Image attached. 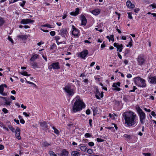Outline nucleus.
I'll use <instances>...</instances> for the list:
<instances>
[{"instance_id":"nucleus-1","label":"nucleus","mask_w":156,"mask_h":156,"mask_svg":"<svg viewBox=\"0 0 156 156\" xmlns=\"http://www.w3.org/2000/svg\"><path fill=\"white\" fill-rule=\"evenodd\" d=\"M72 106L71 112L74 113L82 110L85 107V105L83 101L80 100V97L76 96L72 101Z\"/></svg>"},{"instance_id":"nucleus-2","label":"nucleus","mask_w":156,"mask_h":156,"mask_svg":"<svg viewBox=\"0 0 156 156\" xmlns=\"http://www.w3.org/2000/svg\"><path fill=\"white\" fill-rule=\"evenodd\" d=\"M123 116L125 120V123L128 126H133L135 124L136 115L133 112L126 111L123 113Z\"/></svg>"},{"instance_id":"nucleus-3","label":"nucleus","mask_w":156,"mask_h":156,"mask_svg":"<svg viewBox=\"0 0 156 156\" xmlns=\"http://www.w3.org/2000/svg\"><path fill=\"white\" fill-rule=\"evenodd\" d=\"M63 89L65 91L66 95L69 97H71L75 93V90L69 85L65 86Z\"/></svg>"},{"instance_id":"nucleus-4","label":"nucleus","mask_w":156,"mask_h":156,"mask_svg":"<svg viewBox=\"0 0 156 156\" xmlns=\"http://www.w3.org/2000/svg\"><path fill=\"white\" fill-rule=\"evenodd\" d=\"M133 80L137 86L141 87H145L146 86L145 80L139 77L134 78Z\"/></svg>"},{"instance_id":"nucleus-5","label":"nucleus","mask_w":156,"mask_h":156,"mask_svg":"<svg viewBox=\"0 0 156 156\" xmlns=\"http://www.w3.org/2000/svg\"><path fill=\"white\" fill-rule=\"evenodd\" d=\"M136 110L140 117V121L142 123H143L145 119V114L140 108L138 106L136 107Z\"/></svg>"},{"instance_id":"nucleus-6","label":"nucleus","mask_w":156,"mask_h":156,"mask_svg":"<svg viewBox=\"0 0 156 156\" xmlns=\"http://www.w3.org/2000/svg\"><path fill=\"white\" fill-rule=\"evenodd\" d=\"M60 68L59 62H56L52 63L48 66V69L51 70L54 69H58Z\"/></svg>"},{"instance_id":"nucleus-7","label":"nucleus","mask_w":156,"mask_h":156,"mask_svg":"<svg viewBox=\"0 0 156 156\" xmlns=\"http://www.w3.org/2000/svg\"><path fill=\"white\" fill-rule=\"evenodd\" d=\"M137 61L139 65H142L145 61L144 56L143 55H140L138 56Z\"/></svg>"},{"instance_id":"nucleus-8","label":"nucleus","mask_w":156,"mask_h":156,"mask_svg":"<svg viewBox=\"0 0 156 156\" xmlns=\"http://www.w3.org/2000/svg\"><path fill=\"white\" fill-rule=\"evenodd\" d=\"M114 46L117 48V51L119 52H121L123 48V46L122 44H119L117 43H115L113 44Z\"/></svg>"},{"instance_id":"nucleus-9","label":"nucleus","mask_w":156,"mask_h":156,"mask_svg":"<svg viewBox=\"0 0 156 156\" xmlns=\"http://www.w3.org/2000/svg\"><path fill=\"white\" fill-rule=\"evenodd\" d=\"M148 82L151 84H155L156 83V76H152L150 75L148 78Z\"/></svg>"},{"instance_id":"nucleus-10","label":"nucleus","mask_w":156,"mask_h":156,"mask_svg":"<svg viewBox=\"0 0 156 156\" xmlns=\"http://www.w3.org/2000/svg\"><path fill=\"white\" fill-rule=\"evenodd\" d=\"M15 132V136L16 138L19 140H20L21 137L20 136V129L17 127Z\"/></svg>"},{"instance_id":"nucleus-11","label":"nucleus","mask_w":156,"mask_h":156,"mask_svg":"<svg viewBox=\"0 0 156 156\" xmlns=\"http://www.w3.org/2000/svg\"><path fill=\"white\" fill-rule=\"evenodd\" d=\"M72 28L73 30L72 31V34L75 37H77L79 33L78 30L73 25L72 26Z\"/></svg>"},{"instance_id":"nucleus-12","label":"nucleus","mask_w":156,"mask_h":156,"mask_svg":"<svg viewBox=\"0 0 156 156\" xmlns=\"http://www.w3.org/2000/svg\"><path fill=\"white\" fill-rule=\"evenodd\" d=\"M33 22L34 20H32L30 19H23L21 21L20 23L22 24H25L32 23Z\"/></svg>"},{"instance_id":"nucleus-13","label":"nucleus","mask_w":156,"mask_h":156,"mask_svg":"<svg viewBox=\"0 0 156 156\" xmlns=\"http://www.w3.org/2000/svg\"><path fill=\"white\" fill-rule=\"evenodd\" d=\"M88 50H85L80 53V56L81 58L84 59L88 54Z\"/></svg>"},{"instance_id":"nucleus-14","label":"nucleus","mask_w":156,"mask_h":156,"mask_svg":"<svg viewBox=\"0 0 156 156\" xmlns=\"http://www.w3.org/2000/svg\"><path fill=\"white\" fill-rule=\"evenodd\" d=\"M81 25L85 26L87 22V20L85 17L83 15H81Z\"/></svg>"},{"instance_id":"nucleus-15","label":"nucleus","mask_w":156,"mask_h":156,"mask_svg":"<svg viewBox=\"0 0 156 156\" xmlns=\"http://www.w3.org/2000/svg\"><path fill=\"white\" fill-rule=\"evenodd\" d=\"M100 12L101 10L99 9H95L92 11H90V12H91L95 16L98 15L100 13Z\"/></svg>"},{"instance_id":"nucleus-16","label":"nucleus","mask_w":156,"mask_h":156,"mask_svg":"<svg viewBox=\"0 0 156 156\" xmlns=\"http://www.w3.org/2000/svg\"><path fill=\"white\" fill-rule=\"evenodd\" d=\"M126 5L128 8L133 9L135 7V5L134 4H132L130 1H127L126 2Z\"/></svg>"},{"instance_id":"nucleus-17","label":"nucleus","mask_w":156,"mask_h":156,"mask_svg":"<svg viewBox=\"0 0 156 156\" xmlns=\"http://www.w3.org/2000/svg\"><path fill=\"white\" fill-rule=\"evenodd\" d=\"M80 9L78 8H77L76 9V10L75 12H71L70 14L72 16H76L79 14Z\"/></svg>"},{"instance_id":"nucleus-18","label":"nucleus","mask_w":156,"mask_h":156,"mask_svg":"<svg viewBox=\"0 0 156 156\" xmlns=\"http://www.w3.org/2000/svg\"><path fill=\"white\" fill-rule=\"evenodd\" d=\"M41 127L42 128L44 129L46 128H48V126L47 124V123L45 122H41L40 123V124Z\"/></svg>"},{"instance_id":"nucleus-19","label":"nucleus","mask_w":156,"mask_h":156,"mask_svg":"<svg viewBox=\"0 0 156 156\" xmlns=\"http://www.w3.org/2000/svg\"><path fill=\"white\" fill-rule=\"evenodd\" d=\"M69 154L68 151H66L65 149H63L61 153V156H68Z\"/></svg>"},{"instance_id":"nucleus-20","label":"nucleus","mask_w":156,"mask_h":156,"mask_svg":"<svg viewBox=\"0 0 156 156\" xmlns=\"http://www.w3.org/2000/svg\"><path fill=\"white\" fill-rule=\"evenodd\" d=\"M4 88L2 85L0 86V94L3 96H5L7 95L6 94L3 92Z\"/></svg>"},{"instance_id":"nucleus-21","label":"nucleus","mask_w":156,"mask_h":156,"mask_svg":"<svg viewBox=\"0 0 156 156\" xmlns=\"http://www.w3.org/2000/svg\"><path fill=\"white\" fill-rule=\"evenodd\" d=\"M72 156H80V153L77 151H73L72 152Z\"/></svg>"},{"instance_id":"nucleus-22","label":"nucleus","mask_w":156,"mask_h":156,"mask_svg":"<svg viewBox=\"0 0 156 156\" xmlns=\"http://www.w3.org/2000/svg\"><path fill=\"white\" fill-rule=\"evenodd\" d=\"M17 37L18 38L22 40H25L27 39V36L25 35H20L17 36Z\"/></svg>"},{"instance_id":"nucleus-23","label":"nucleus","mask_w":156,"mask_h":156,"mask_svg":"<svg viewBox=\"0 0 156 156\" xmlns=\"http://www.w3.org/2000/svg\"><path fill=\"white\" fill-rule=\"evenodd\" d=\"M61 34L63 36V37L65 36V35H66L67 34V32L66 29H62L60 30Z\"/></svg>"},{"instance_id":"nucleus-24","label":"nucleus","mask_w":156,"mask_h":156,"mask_svg":"<svg viewBox=\"0 0 156 156\" xmlns=\"http://www.w3.org/2000/svg\"><path fill=\"white\" fill-rule=\"evenodd\" d=\"M38 55L37 54L34 55L30 59V61H34L38 58Z\"/></svg>"},{"instance_id":"nucleus-25","label":"nucleus","mask_w":156,"mask_h":156,"mask_svg":"<svg viewBox=\"0 0 156 156\" xmlns=\"http://www.w3.org/2000/svg\"><path fill=\"white\" fill-rule=\"evenodd\" d=\"M5 22V20L4 19L0 17V27L2 26Z\"/></svg>"},{"instance_id":"nucleus-26","label":"nucleus","mask_w":156,"mask_h":156,"mask_svg":"<svg viewBox=\"0 0 156 156\" xmlns=\"http://www.w3.org/2000/svg\"><path fill=\"white\" fill-rule=\"evenodd\" d=\"M49 154L51 156H59V154L57 153L55 154L54 152L52 151L49 152Z\"/></svg>"},{"instance_id":"nucleus-27","label":"nucleus","mask_w":156,"mask_h":156,"mask_svg":"<svg viewBox=\"0 0 156 156\" xmlns=\"http://www.w3.org/2000/svg\"><path fill=\"white\" fill-rule=\"evenodd\" d=\"M80 149L83 151H86L87 148L85 146H82L79 147Z\"/></svg>"},{"instance_id":"nucleus-28","label":"nucleus","mask_w":156,"mask_h":156,"mask_svg":"<svg viewBox=\"0 0 156 156\" xmlns=\"http://www.w3.org/2000/svg\"><path fill=\"white\" fill-rule=\"evenodd\" d=\"M51 143H48V142H47V141L44 142L42 144V145L43 146L45 147H48V146H50L51 145Z\"/></svg>"},{"instance_id":"nucleus-29","label":"nucleus","mask_w":156,"mask_h":156,"mask_svg":"<svg viewBox=\"0 0 156 156\" xmlns=\"http://www.w3.org/2000/svg\"><path fill=\"white\" fill-rule=\"evenodd\" d=\"M52 128V129L54 130V132L57 135L59 134V131L58 129H56L54 126H53Z\"/></svg>"},{"instance_id":"nucleus-30","label":"nucleus","mask_w":156,"mask_h":156,"mask_svg":"<svg viewBox=\"0 0 156 156\" xmlns=\"http://www.w3.org/2000/svg\"><path fill=\"white\" fill-rule=\"evenodd\" d=\"M99 91L98 89L96 88V92H95V96L96 98L98 99H100L101 98L99 96H98Z\"/></svg>"},{"instance_id":"nucleus-31","label":"nucleus","mask_w":156,"mask_h":156,"mask_svg":"<svg viewBox=\"0 0 156 156\" xmlns=\"http://www.w3.org/2000/svg\"><path fill=\"white\" fill-rule=\"evenodd\" d=\"M20 74L21 75H23V76H30V74H27V72H26L25 71H22L20 73Z\"/></svg>"},{"instance_id":"nucleus-32","label":"nucleus","mask_w":156,"mask_h":156,"mask_svg":"<svg viewBox=\"0 0 156 156\" xmlns=\"http://www.w3.org/2000/svg\"><path fill=\"white\" fill-rule=\"evenodd\" d=\"M31 65L34 69L38 67L37 63L36 62H33L31 63Z\"/></svg>"},{"instance_id":"nucleus-33","label":"nucleus","mask_w":156,"mask_h":156,"mask_svg":"<svg viewBox=\"0 0 156 156\" xmlns=\"http://www.w3.org/2000/svg\"><path fill=\"white\" fill-rule=\"evenodd\" d=\"M120 83L119 82L117 83H114L112 85V87H119L120 86Z\"/></svg>"},{"instance_id":"nucleus-34","label":"nucleus","mask_w":156,"mask_h":156,"mask_svg":"<svg viewBox=\"0 0 156 156\" xmlns=\"http://www.w3.org/2000/svg\"><path fill=\"white\" fill-rule=\"evenodd\" d=\"M41 27H47L50 28H53L52 26L51 25L49 24H46L41 26Z\"/></svg>"},{"instance_id":"nucleus-35","label":"nucleus","mask_w":156,"mask_h":156,"mask_svg":"<svg viewBox=\"0 0 156 156\" xmlns=\"http://www.w3.org/2000/svg\"><path fill=\"white\" fill-rule=\"evenodd\" d=\"M130 52V50L128 49H126L124 52V56L126 55Z\"/></svg>"},{"instance_id":"nucleus-36","label":"nucleus","mask_w":156,"mask_h":156,"mask_svg":"<svg viewBox=\"0 0 156 156\" xmlns=\"http://www.w3.org/2000/svg\"><path fill=\"white\" fill-rule=\"evenodd\" d=\"M132 42L133 41L131 37H130V41L128 44L126 45V47H128L129 46H130V47H131L132 46Z\"/></svg>"},{"instance_id":"nucleus-37","label":"nucleus","mask_w":156,"mask_h":156,"mask_svg":"<svg viewBox=\"0 0 156 156\" xmlns=\"http://www.w3.org/2000/svg\"><path fill=\"white\" fill-rule=\"evenodd\" d=\"M25 80L26 81V82L27 83H29V84H32V85H34V87H35L36 88L37 87V86L33 82H30L29 81H27L26 79H25Z\"/></svg>"},{"instance_id":"nucleus-38","label":"nucleus","mask_w":156,"mask_h":156,"mask_svg":"<svg viewBox=\"0 0 156 156\" xmlns=\"http://www.w3.org/2000/svg\"><path fill=\"white\" fill-rule=\"evenodd\" d=\"M8 127L12 132H15L16 130L12 126H9Z\"/></svg>"},{"instance_id":"nucleus-39","label":"nucleus","mask_w":156,"mask_h":156,"mask_svg":"<svg viewBox=\"0 0 156 156\" xmlns=\"http://www.w3.org/2000/svg\"><path fill=\"white\" fill-rule=\"evenodd\" d=\"M105 128L109 129L111 130L112 131H115L114 127H105Z\"/></svg>"},{"instance_id":"nucleus-40","label":"nucleus","mask_w":156,"mask_h":156,"mask_svg":"<svg viewBox=\"0 0 156 156\" xmlns=\"http://www.w3.org/2000/svg\"><path fill=\"white\" fill-rule=\"evenodd\" d=\"M5 104L7 105H9L11 102L9 101H7L6 99V100H5Z\"/></svg>"},{"instance_id":"nucleus-41","label":"nucleus","mask_w":156,"mask_h":156,"mask_svg":"<svg viewBox=\"0 0 156 156\" xmlns=\"http://www.w3.org/2000/svg\"><path fill=\"white\" fill-rule=\"evenodd\" d=\"M85 137L86 138L90 137L91 135L88 133H87L85 134Z\"/></svg>"},{"instance_id":"nucleus-42","label":"nucleus","mask_w":156,"mask_h":156,"mask_svg":"<svg viewBox=\"0 0 156 156\" xmlns=\"http://www.w3.org/2000/svg\"><path fill=\"white\" fill-rule=\"evenodd\" d=\"M123 137L127 139H129L130 137V136L129 135L126 134H124L123 135Z\"/></svg>"},{"instance_id":"nucleus-43","label":"nucleus","mask_w":156,"mask_h":156,"mask_svg":"<svg viewBox=\"0 0 156 156\" xmlns=\"http://www.w3.org/2000/svg\"><path fill=\"white\" fill-rule=\"evenodd\" d=\"M87 153H88L89 154H91L93 152V150H92V149H88L87 151Z\"/></svg>"},{"instance_id":"nucleus-44","label":"nucleus","mask_w":156,"mask_h":156,"mask_svg":"<svg viewBox=\"0 0 156 156\" xmlns=\"http://www.w3.org/2000/svg\"><path fill=\"white\" fill-rule=\"evenodd\" d=\"M25 3H26V1H23L22 3H20V6L22 7H23L25 5Z\"/></svg>"},{"instance_id":"nucleus-45","label":"nucleus","mask_w":156,"mask_h":156,"mask_svg":"<svg viewBox=\"0 0 156 156\" xmlns=\"http://www.w3.org/2000/svg\"><path fill=\"white\" fill-rule=\"evenodd\" d=\"M149 6L151 7L152 9L156 8V5L154 4L150 5Z\"/></svg>"},{"instance_id":"nucleus-46","label":"nucleus","mask_w":156,"mask_h":156,"mask_svg":"<svg viewBox=\"0 0 156 156\" xmlns=\"http://www.w3.org/2000/svg\"><path fill=\"white\" fill-rule=\"evenodd\" d=\"M128 18L131 19H132L133 17L131 15H132L131 13L128 12Z\"/></svg>"},{"instance_id":"nucleus-47","label":"nucleus","mask_w":156,"mask_h":156,"mask_svg":"<svg viewBox=\"0 0 156 156\" xmlns=\"http://www.w3.org/2000/svg\"><path fill=\"white\" fill-rule=\"evenodd\" d=\"M2 111L4 112V113H8V110L5 108H4L2 109Z\"/></svg>"},{"instance_id":"nucleus-48","label":"nucleus","mask_w":156,"mask_h":156,"mask_svg":"<svg viewBox=\"0 0 156 156\" xmlns=\"http://www.w3.org/2000/svg\"><path fill=\"white\" fill-rule=\"evenodd\" d=\"M103 96H104V95H103V92H101V93H100V92H99L98 96H100V98H103Z\"/></svg>"},{"instance_id":"nucleus-49","label":"nucleus","mask_w":156,"mask_h":156,"mask_svg":"<svg viewBox=\"0 0 156 156\" xmlns=\"http://www.w3.org/2000/svg\"><path fill=\"white\" fill-rule=\"evenodd\" d=\"M88 145L91 147H92L94 146V143L93 142H90L88 143Z\"/></svg>"},{"instance_id":"nucleus-50","label":"nucleus","mask_w":156,"mask_h":156,"mask_svg":"<svg viewBox=\"0 0 156 156\" xmlns=\"http://www.w3.org/2000/svg\"><path fill=\"white\" fill-rule=\"evenodd\" d=\"M56 42L57 43V44L58 45H59L60 44H62V43H63V44H65L66 43L65 42H64V41H63V42H59L58 41H56Z\"/></svg>"},{"instance_id":"nucleus-51","label":"nucleus","mask_w":156,"mask_h":156,"mask_svg":"<svg viewBox=\"0 0 156 156\" xmlns=\"http://www.w3.org/2000/svg\"><path fill=\"white\" fill-rule=\"evenodd\" d=\"M8 40L11 42L12 43H13V41L12 38L10 36H8Z\"/></svg>"},{"instance_id":"nucleus-52","label":"nucleus","mask_w":156,"mask_h":156,"mask_svg":"<svg viewBox=\"0 0 156 156\" xmlns=\"http://www.w3.org/2000/svg\"><path fill=\"white\" fill-rule=\"evenodd\" d=\"M50 34L51 36H54L55 35V32L54 31H51L50 32Z\"/></svg>"},{"instance_id":"nucleus-53","label":"nucleus","mask_w":156,"mask_h":156,"mask_svg":"<svg viewBox=\"0 0 156 156\" xmlns=\"http://www.w3.org/2000/svg\"><path fill=\"white\" fill-rule=\"evenodd\" d=\"M60 37L58 36H55V39L56 41H58L60 39Z\"/></svg>"},{"instance_id":"nucleus-54","label":"nucleus","mask_w":156,"mask_h":156,"mask_svg":"<svg viewBox=\"0 0 156 156\" xmlns=\"http://www.w3.org/2000/svg\"><path fill=\"white\" fill-rule=\"evenodd\" d=\"M137 89V88L135 86H134L133 90H130L129 91L130 92H133L135 91V90Z\"/></svg>"},{"instance_id":"nucleus-55","label":"nucleus","mask_w":156,"mask_h":156,"mask_svg":"<svg viewBox=\"0 0 156 156\" xmlns=\"http://www.w3.org/2000/svg\"><path fill=\"white\" fill-rule=\"evenodd\" d=\"M86 113L87 115H89L90 113V111L89 109H87L86 112Z\"/></svg>"},{"instance_id":"nucleus-56","label":"nucleus","mask_w":156,"mask_h":156,"mask_svg":"<svg viewBox=\"0 0 156 156\" xmlns=\"http://www.w3.org/2000/svg\"><path fill=\"white\" fill-rule=\"evenodd\" d=\"M23 114L26 117H28L29 116V115L27 113L24 112L23 113Z\"/></svg>"},{"instance_id":"nucleus-57","label":"nucleus","mask_w":156,"mask_h":156,"mask_svg":"<svg viewBox=\"0 0 156 156\" xmlns=\"http://www.w3.org/2000/svg\"><path fill=\"white\" fill-rule=\"evenodd\" d=\"M97 141L98 142H102L103 141V140L101 139L97 138Z\"/></svg>"},{"instance_id":"nucleus-58","label":"nucleus","mask_w":156,"mask_h":156,"mask_svg":"<svg viewBox=\"0 0 156 156\" xmlns=\"http://www.w3.org/2000/svg\"><path fill=\"white\" fill-rule=\"evenodd\" d=\"M115 88L113 89L114 90H116L117 91H119L121 90V89L120 88L118 87Z\"/></svg>"},{"instance_id":"nucleus-59","label":"nucleus","mask_w":156,"mask_h":156,"mask_svg":"<svg viewBox=\"0 0 156 156\" xmlns=\"http://www.w3.org/2000/svg\"><path fill=\"white\" fill-rule=\"evenodd\" d=\"M89 123L90 126L91 127H92V120L91 119H90L89 120Z\"/></svg>"},{"instance_id":"nucleus-60","label":"nucleus","mask_w":156,"mask_h":156,"mask_svg":"<svg viewBox=\"0 0 156 156\" xmlns=\"http://www.w3.org/2000/svg\"><path fill=\"white\" fill-rule=\"evenodd\" d=\"M126 76L127 78H131L132 77V76L131 74L129 73L127 74Z\"/></svg>"},{"instance_id":"nucleus-61","label":"nucleus","mask_w":156,"mask_h":156,"mask_svg":"<svg viewBox=\"0 0 156 156\" xmlns=\"http://www.w3.org/2000/svg\"><path fill=\"white\" fill-rule=\"evenodd\" d=\"M14 121L17 124H20L19 121L18 120H17L15 119L14 120Z\"/></svg>"},{"instance_id":"nucleus-62","label":"nucleus","mask_w":156,"mask_h":156,"mask_svg":"<svg viewBox=\"0 0 156 156\" xmlns=\"http://www.w3.org/2000/svg\"><path fill=\"white\" fill-rule=\"evenodd\" d=\"M44 44V43L42 41H41L40 42H39V43H37V45L38 46H40L41 44Z\"/></svg>"},{"instance_id":"nucleus-63","label":"nucleus","mask_w":156,"mask_h":156,"mask_svg":"<svg viewBox=\"0 0 156 156\" xmlns=\"http://www.w3.org/2000/svg\"><path fill=\"white\" fill-rule=\"evenodd\" d=\"M151 114L153 116H156V114L154 112H152L151 113Z\"/></svg>"},{"instance_id":"nucleus-64","label":"nucleus","mask_w":156,"mask_h":156,"mask_svg":"<svg viewBox=\"0 0 156 156\" xmlns=\"http://www.w3.org/2000/svg\"><path fill=\"white\" fill-rule=\"evenodd\" d=\"M147 156H153V155L150 153H147Z\"/></svg>"}]
</instances>
